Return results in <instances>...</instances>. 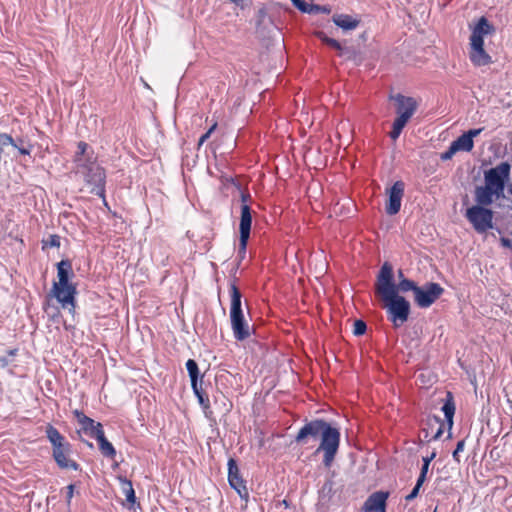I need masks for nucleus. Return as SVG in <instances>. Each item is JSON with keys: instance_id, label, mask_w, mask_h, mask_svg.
Listing matches in <instances>:
<instances>
[{"instance_id": "obj_1", "label": "nucleus", "mask_w": 512, "mask_h": 512, "mask_svg": "<svg viewBox=\"0 0 512 512\" xmlns=\"http://www.w3.org/2000/svg\"><path fill=\"white\" fill-rule=\"evenodd\" d=\"M321 438L317 452L323 451V463L326 467L332 464L340 445V431L324 419H314L306 422L295 436V442L300 445L308 444L309 440Z\"/></svg>"}, {"instance_id": "obj_2", "label": "nucleus", "mask_w": 512, "mask_h": 512, "mask_svg": "<svg viewBox=\"0 0 512 512\" xmlns=\"http://www.w3.org/2000/svg\"><path fill=\"white\" fill-rule=\"evenodd\" d=\"M376 291L385 302L389 320L395 326L403 324L408 320L410 313L409 302L397 294L396 284L393 279L392 266L385 262L378 274Z\"/></svg>"}, {"instance_id": "obj_3", "label": "nucleus", "mask_w": 512, "mask_h": 512, "mask_svg": "<svg viewBox=\"0 0 512 512\" xmlns=\"http://www.w3.org/2000/svg\"><path fill=\"white\" fill-rule=\"evenodd\" d=\"M72 265L69 260H61L57 264L58 282L53 283L52 293L63 308L75 309L76 286L69 281Z\"/></svg>"}, {"instance_id": "obj_4", "label": "nucleus", "mask_w": 512, "mask_h": 512, "mask_svg": "<svg viewBox=\"0 0 512 512\" xmlns=\"http://www.w3.org/2000/svg\"><path fill=\"white\" fill-rule=\"evenodd\" d=\"M494 27L486 17L482 16L472 29L470 36V61L475 66H486L492 63L491 56L484 49V37L494 32Z\"/></svg>"}, {"instance_id": "obj_5", "label": "nucleus", "mask_w": 512, "mask_h": 512, "mask_svg": "<svg viewBox=\"0 0 512 512\" xmlns=\"http://www.w3.org/2000/svg\"><path fill=\"white\" fill-rule=\"evenodd\" d=\"M78 169L83 174L86 184L91 187L90 192L105 200V170L94 161L86 163Z\"/></svg>"}, {"instance_id": "obj_6", "label": "nucleus", "mask_w": 512, "mask_h": 512, "mask_svg": "<svg viewBox=\"0 0 512 512\" xmlns=\"http://www.w3.org/2000/svg\"><path fill=\"white\" fill-rule=\"evenodd\" d=\"M465 217L478 233L493 228V211L487 207L473 205L466 210Z\"/></svg>"}, {"instance_id": "obj_7", "label": "nucleus", "mask_w": 512, "mask_h": 512, "mask_svg": "<svg viewBox=\"0 0 512 512\" xmlns=\"http://www.w3.org/2000/svg\"><path fill=\"white\" fill-rule=\"evenodd\" d=\"M511 165L508 162H501L497 166L484 172L485 184L504 195L506 182L509 180Z\"/></svg>"}, {"instance_id": "obj_8", "label": "nucleus", "mask_w": 512, "mask_h": 512, "mask_svg": "<svg viewBox=\"0 0 512 512\" xmlns=\"http://www.w3.org/2000/svg\"><path fill=\"white\" fill-rule=\"evenodd\" d=\"M444 292V288L435 282H426L418 286L414 294V300L418 307H430Z\"/></svg>"}, {"instance_id": "obj_9", "label": "nucleus", "mask_w": 512, "mask_h": 512, "mask_svg": "<svg viewBox=\"0 0 512 512\" xmlns=\"http://www.w3.org/2000/svg\"><path fill=\"white\" fill-rule=\"evenodd\" d=\"M404 189L405 184L399 180L388 190V203L385 208L388 215H396L400 211Z\"/></svg>"}, {"instance_id": "obj_10", "label": "nucleus", "mask_w": 512, "mask_h": 512, "mask_svg": "<svg viewBox=\"0 0 512 512\" xmlns=\"http://www.w3.org/2000/svg\"><path fill=\"white\" fill-rule=\"evenodd\" d=\"M228 482L240 497L248 495L245 481L241 477L237 462L233 458L228 460Z\"/></svg>"}, {"instance_id": "obj_11", "label": "nucleus", "mask_w": 512, "mask_h": 512, "mask_svg": "<svg viewBox=\"0 0 512 512\" xmlns=\"http://www.w3.org/2000/svg\"><path fill=\"white\" fill-rule=\"evenodd\" d=\"M389 493L376 491L368 496L362 506L363 512H386V503Z\"/></svg>"}, {"instance_id": "obj_12", "label": "nucleus", "mask_w": 512, "mask_h": 512, "mask_svg": "<svg viewBox=\"0 0 512 512\" xmlns=\"http://www.w3.org/2000/svg\"><path fill=\"white\" fill-rule=\"evenodd\" d=\"M233 336L237 341H244L250 337V326L243 313L230 315Z\"/></svg>"}, {"instance_id": "obj_13", "label": "nucleus", "mask_w": 512, "mask_h": 512, "mask_svg": "<svg viewBox=\"0 0 512 512\" xmlns=\"http://www.w3.org/2000/svg\"><path fill=\"white\" fill-rule=\"evenodd\" d=\"M71 446L69 443L58 449H53L52 455L57 465L62 469L79 470L80 466L77 462L69 458Z\"/></svg>"}, {"instance_id": "obj_14", "label": "nucleus", "mask_w": 512, "mask_h": 512, "mask_svg": "<svg viewBox=\"0 0 512 512\" xmlns=\"http://www.w3.org/2000/svg\"><path fill=\"white\" fill-rule=\"evenodd\" d=\"M73 413L78 423L80 424L81 429L86 435L90 436L91 438H95L97 437L98 431L100 433L104 432L101 423L96 422L92 418L86 416L82 411L75 410Z\"/></svg>"}, {"instance_id": "obj_15", "label": "nucleus", "mask_w": 512, "mask_h": 512, "mask_svg": "<svg viewBox=\"0 0 512 512\" xmlns=\"http://www.w3.org/2000/svg\"><path fill=\"white\" fill-rule=\"evenodd\" d=\"M396 102V113L397 115H407V118H411L417 110L418 102L415 98L397 94L393 97Z\"/></svg>"}, {"instance_id": "obj_16", "label": "nucleus", "mask_w": 512, "mask_h": 512, "mask_svg": "<svg viewBox=\"0 0 512 512\" xmlns=\"http://www.w3.org/2000/svg\"><path fill=\"white\" fill-rule=\"evenodd\" d=\"M503 196V194L498 193L497 190L491 188L486 184L484 186H477L475 188V201L477 203L476 206H489L493 203L494 197L496 199H499Z\"/></svg>"}, {"instance_id": "obj_17", "label": "nucleus", "mask_w": 512, "mask_h": 512, "mask_svg": "<svg viewBox=\"0 0 512 512\" xmlns=\"http://www.w3.org/2000/svg\"><path fill=\"white\" fill-rule=\"evenodd\" d=\"M252 224V214L249 205L243 204L241 206V217H240V237L242 250L247 246V242L250 236Z\"/></svg>"}, {"instance_id": "obj_18", "label": "nucleus", "mask_w": 512, "mask_h": 512, "mask_svg": "<svg viewBox=\"0 0 512 512\" xmlns=\"http://www.w3.org/2000/svg\"><path fill=\"white\" fill-rule=\"evenodd\" d=\"M336 492L335 482L332 478H327L318 491V507L321 510H326Z\"/></svg>"}, {"instance_id": "obj_19", "label": "nucleus", "mask_w": 512, "mask_h": 512, "mask_svg": "<svg viewBox=\"0 0 512 512\" xmlns=\"http://www.w3.org/2000/svg\"><path fill=\"white\" fill-rule=\"evenodd\" d=\"M333 22L336 26H338L339 28H341L345 31L354 30L359 25V20H357L347 14L334 15Z\"/></svg>"}, {"instance_id": "obj_20", "label": "nucleus", "mask_w": 512, "mask_h": 512, "mask_svg": "<svg viewBox=\"0 0 512 512\" xmlns=\"http://www.w3.org/2000/svg\"><path fill=\"white\" fill-rule=\"evenodd\" d=\"M45 433L53 449H58L68 443L65 441V438L61 435V433L51 424L46 426Z\"/></svg>"}, {"instance_id": "obj_21", "label": "nucleus", "mask_w": 512, "mask_h": 512, "mask_svg": "<svg viewBox=\"0 0 512 512\" xmlns=\"http://www.w3.org/2000/svg\"><path fill=\"white\" fill-rule=\"evenodd\" d=\"M94 439L97 440L98 445H99V450L103 456H105L107 458H111V459H113L116 456V450H115L114 446L112 445V443H110L107 440L104 432L100 433L98 431L97 437H95Z\"/></svg>"}, {"instance_id": "obj_22", "label": "nucleus", "mask_w": 512, "mask_h": 512, "mask_svg": "<svg viewBox=\"0 0 512 512\" xmlns=\"http://www.w3.org/2000/svg\"><path fill=\"white\" fill-rule=\"evenodd\" d=\"M441 410L444 413L445 420L448 425V430L451 431V429L453 427V417L455 414V404L453 401V396L450 392L447 393L446 400H445Z\"/></svg>"}, {"instance_id": "obj_23", "label": "nucleus", "mask_w": 512, "mask_h": 512, "mask_svg": "<svg viewBox=\"0 0 512 512\" xmlns=\"http://www.w3.org/2000/svg\"><path fill=\"white\" fill-rule=\"evenodd\" d=\"M230 294H231V307H230V315L243 313L242 310V295L239 291L238 287L232 283L230 285Z\"/></svg>"}, {"instance_id": "obj_24", "label": "nucleus", "mask_w": 512, "mask_h": 512, "mask_svg": "<svg viewBox=\"0 0 512 512\" xmlns=\"http://www.w3.org/2000/svg\"><path fill=\"white\" fill-rule=\"evenodd\" d=\"M410 118H407V115H397L396 119L393 122L392 130L389 133V136L392 140H397L402 133L403 128L406 126Z\"/></svg>"}, {"instance_id": "obj_25", "label": "nucleus", "mask_w": 512, "mask_h": 512, "mask_svg": "<svg viewBox=\"0 0 512 512\" xmlns=\"http://www.w3.org/2000/svg\"><path fill=\"white\" fill-rule=\"evenodd\" d=\"M18 349H6L3 344H0V368L8 367L17 355Z\"/></svg>"}, {"instance_id": "obj_26", "label": "nucleus", "mask_w": 512, "mask_h": 512, "mask_svg": "<svg viewBox=\"0 0 512 512\" xmlns=\"http://www.w3.org/2000/svg\"><path fill=\"white\" fill-rule=\"evenodd\" d=\"M427 426L430 429H433L435 426H438L435 434L428 441L438 440L444 432V422L442 421V419L439 416L433 415V416L428 417Z\"/></svg>"}, {"instance_id": "obj_27", "label": "nucleus", "mask_w": 512, "mask_h": 512, "mask_svg": "<svg viewBox=\"0 0 512 512\" xmlns=\"http://www.w3.org/2000/svg\"><path fill=\"white\" fill-rule=\"evenodd\" d=\"M458 151L470 152L474 147V141L471 140L465 132L452 142Z\"/></svg>"}, {"instance_id": "obj_28", "label": "nucleus", "mask_w": 512, "mask_h": 512, "mask_svg": "<svg viewBox=\"0 0 512 512\" xmlns=\"http://www.w3.org/2000/svg\"><path fill=\"white\" fill-rule=\"evenodd\" d=\"M186 369L190 377L191 386L195 387L196 383L199 382V379L202 380L197 362L193 359H189L186 362Z\"/></svg>"}, {"instance_id": "obj_29", "label": "nucleus", "mask_w": 512, "mask_h": 512, "mask_svg": "<svg viewBox=\"0 0 512 512\" xmlns=\"http://www.w3.org/2000/svg\"><path fill=\"white\" fill-rule=\"evenodd\" d=\"M399 277H400V281H399L398 285H396L397 293L399 291L403 292V293L412 291L413 294H415L416 289L418 288V285L414 281L404 278L403 272L401 270L399 271Z\"/></svg>"}, {"instance_id": "obj_30", "label": "nucleus", "mask_w": 512, "mask_h": 512, "mask_svg": "<svg viewBox=\"0 0 512 512\" xmlns=\"http://www.w3.org/2000/svg\"><path fill=\"white\" fill-rule=\"evenodd\" d=\"M78 151L76 152V155H75V162L77 164V167H80L86 163H89L91 162V158L90 157H86V152H87V149H88V144L81 141L78 143Z\"/></svg>"}, {"instance_id": "obj_31", "label": "nucleus", "mask_w": 512, "mask_h": 512, "mask_svg": "<svg viewBox=\"0 0 512 512\" xmlns=\"http://www.w3.org/2000/svg\"><path fill=\"white\" fill-rule=\"evenodd\" d=\"M122 484L123 493L126 496L127 502L134 504L136 501L135 491L133 489L132 482L126 478H119Z\"/></svg>"}, {"instance_id": "obj_32", "label": "nucleus", "mask_w": 512, "mask_h": 512, "mask_svg": "<svg viewBox=\"0 0 512 512\" xmlns=\"http://www.w3.org/2000/svg\"><path fill=\"white\" fill-rule=\"evenodd\" d=\"M202 380H200V383H196L195 387L194 386H191L192 387V390L195 394V396L197 397L198 399V402L199 404L204 408H208L209 405H210V402H209V398L205 395V393L203 392L202 390Z\"/></svg>"}, {"instance_id": "obj_33", "label": "nucleus", "mask_w": 512, "mask_h": 512, "mask_svg": "<svg viewBox=\"0 0 512 512\" xmlns=\"http://www.w3.org/2000/svg\"><path fill=\"white\" fill-rule=\"evenodd\" d=\"M306 11H303L304 13H310V14H317V13H324L329 14L331 12V9L329 6L326 5H317V4H308L306 3Z\"/></svg>"}, {"instance_id": "obj_34", "label": "nucleus", "mask_w": 512, "mask_h": 512, "mask_svg": "<svg viewBox=\"0 0 512 512\" xmlns=\"http://www.w3.org/2000/svg\"><path fill=\"white\" fill-rule=\"evenodd\" d=\"M15 141H16V146H13V147L16 148L20 154L30 155L31 150H32V145H30V144L25 145V141L21 138L15 140Z\"/></svg>"}, {"instance_id": "obj_35", "label": "nucleus", "mask_w": 512, "mask_h": 512, "mask_svg": "<svg viewBox=\"0 0 512 512\" xmlns=\"http://www.w3.org/2000/svg\"><path fill=\"white\" fill-rule=\"evenodd\" d=\"M367 330V325L363 320H356L353 325V334L355 336H361L365 334Z\"/></svg>"}, {"instance_id": "obj_36", "label": "nucleus", "mask_w": 512, "mask_h": 512, "mask_svg": "<svg viewBox=\"0 0 512 512\" xmlns=\"http://www.w3.org/2000/svg\"><path fill=\"white\" fill-rule=\"evenodd\" d=\"M8 145L16 146V141L12 138L11 135L0 132V148L2 149V147Z\"/></svg>"}, {"instance_id": "obj_37", "label": "nucleus", "mask_w": 512, "mask_h": 512, "mask_svg": "<svg viewBox=\"0 0 512 512\" xmlns=\"http://www.w3.org/2000/svg\"><path fill=\"white\" fill-rule=\"evenodd\" d=\"M435 457H436V452L435 451H433L430 455L424 456L422 458L423 464H422V467H421V471H424V472L428 473L430 463L434 460Z\"/></svg>"}, {"instance_id": "obj_38", "label": "nucleus", "mask_w": 512, "mask_h": 512, "mask_svg": "<svg viewBox=\"0 0 512 512\" xmlns=\"http://www.w3.org/2000/svg\"><path fill=\"white\" fill-rule=\"evenodd\" d=\"M456 152H458L457 148H455L454 145L451 143L448 150H446L440 155V159L442 161H448L452 159Z\"/></svg>"}, {"instance_id": "obj_39", "label": "nucleus", "mask_w": 512, "mask_h": 512, "mask_svg": "<svg viewBox=\"0 0 512 512\" xmlns=\"http://www.w3.org/2000/svg\"><path fill=\"white\" fill-rule=\"evenodd\" d=\"M320 38L325 44L329 45L330 47L337 50L341 49V44L337 40L330 38L326 35H320Z\"/></svg>"}, {"instance_id": "obj_40", "label": "nucleus", "mask_w": 512, "mask_h": 512, "mask_svg": "<svg viewBox=\"0 0 512 512\" xmlns=\"http://www.w3.org/2000/svg\"><path fill=\"white\" fill-rule=\"evenodd\" d=\"M60 237L58 235H50L49 238L44 241V247H59Z\"/></svg>"}, {"instance_id": "obj_41", "label": "nucleus", "mask_w": 512, "mask_h": 512, "mask_svg": "<svg viewBox=\"0 0 512 512\" xmlns=\"http://www.w3.org/2000/svg\"><path fill=\"white\" fill-rule=\"evenodd\" d=\"M465 442L464 440H460L457 442L456 448L453 451V458L459 462L458 454L464 450Z\"/></svg>"}, {"instance_id": "obj_42", "label": "nucleus", "mask_w": 512, "mask_h": 512, "mask_svg": "<svg viewBox=\"0 0 512 512\" xmlns=\"http://www.w3.org/2000/svg\"><path fill=\"white\" fill-rule=\"evenodd\" d=\"M427 477V472L421 471L416 481L415 487L421 488Z\"/></svg>"}, {"instance_id": "obj_43", "label": "nucleus", "mask_w": 512, "mask_h": 512, "mask_svg": "<svg viewBox=\"0 0 512 512\" xmlns=\"http://www.w3.org/2000/svg\"><path fill=\"white\" fill-rule=\"evenodd\" d=\"M74 488H75L74 484H69V485L67 486V497H66V502H67V504H68V505H70V504H71V500H72V497H73V495H74Z\"/></svg>"}, {"instance_id": "obj_44", "label": "nucleus", "mask_w": 512, "mask_h": 512, "mask_svg": "<svg viewBox=\"0 0 512 512\" xmlns=\"http://www.w3.org/2000/svg\"><path fill=\"white\" fill-rule=\"evenodd\" d=\"M291 2L301 12L307 10L306 9V2L304 0H291Z\"/></svg>"}, {"instance_id": "obj_45", "label": "nucleus", "mask_w": 512, "mask_h": 512, "mask_svg": "<svg viewBox=\"0 0 512 512\" xmlns=\"http://www.w3.org/2000/svg\"><path fill=\"white\" fill-rule=\"evenodd\" d=\"M483 131V128H478V129H470L468 130L467 132H465V134L471 139L473 140L475 137H477L481 132Z\"/></svg>"}, {"instance_id": "obj_46", "label": "nucleus", "mask_w": 512, "mask_h": 512, "mask_svg": "<svg viewBox=\"0 0 512 512\" xmlns=\"http://www.w3.org/2000/svg\"><path fill=\"white\" fill-rule=\"evenodd\" d=\"M419 491H420V488L414 486V488L411 490V492L408 495H406V497H405L406 501H412L413 499H415L418 496Z\"/></svg>"}, {"instance_id": "obj_47", "label": "nucleus", "mask_w": 512, "mask_h": 512, "mask_svg": "<svg viewBox=\"0 0 512 512\" xmlns=\"http://www.w3.org/2000/svg\"><path fill=\"white\" fill-rule=\"evenodd\" d=\"M501 244H502L504 247L512 248V239L502 237V238H501Z\"/></svg>"}, {"instance_id": "obj_48", "label": "nucleus", "mask_w": 512, "mask_h": 512, "mask_svg": "<svg viewBox=\"0 0 512 512\" xmlns=\"http://www.w3.org/2000/svg\"><path fill=\"white\" fill-rule=\"evenodd\" d=\"M246 248H247V246L244 248V250H242L241 242L239 243L238 257L240 258V260L244 259V257H245Z\"/></svg>"}, {"instance_id": "obj_49", "label": "nucleus", "mask_w": 512, "mask_h": 512, "mask_svg": "<svg viewBox=\"0 0 512 512\" xmlns=\"http://www.w3.org/2000/svg\"><path fill=\"white\" fill-rule=\"evenodd\" d=\"M210 137L209 132L204 133L198 141V145L201 146Z\"/></svg>"}, {"instance_id": "obj_50", "label": "nucleus", "mask_w": 512, "mask_h": 512, "mask_svg": "<svg viewBox=\"0 0 512 512\" xmlns=\"http://www.w3.org/2000/svg\"><path fill=\"white\" fill-rule=\"evenodd\" d=\"M250 199V195L248 193H241V200L243 204H246V202Z\"/></svg>"}, {"instance_id": "obj_51", "label": "nucleus", "mask_w": 512, "mask_h": 512, "mask_svg": "<svg viewBox=\"0 0 512 512\" xmlns=\"http://www.w3.org/2000/svg\"><path fill=\"white\" fill-rule=\"evenodd\" d=\"M216 127H217V123H214V124H213L209 129H208V131H207V132H209V135H211V134H212V132L216 129Z\"/></svg>"}, {"instance_id": "obj_52", "label": "nucleus", "mask_w": 512, "mask_h": 512, "mask_svg": "<svg viewBox=\"0 0 512 512\" xmlns=\"http://www.w3.org/2000/svg\"><path fill=\"white\" fill-rule=\"evenodd\" d=\"M423 433H425V438L427 439L428 438V429H423Z\"/></svg>"}, {"instance_id": "obj_53", "label": "nucleus", "mask_w": 512, "mask_h": 512, "mask_svg": "<svg viewBox=\"0 0 512 512\" xmlns=\"http://www.w3.org/2000/svg\"><path fill=\"white\" fill-rule=\"evenodd\" d=\"M433 512H436V509Z\"/></svg>"}]
</instances>
